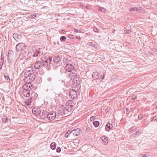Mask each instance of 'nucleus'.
Instances as JSON below:
<instances>
[{
	"instance_id": "a18cd8bd",
	"label": "nucleus",
	"mask_w": 157,
	"mask_h": 157,
	"mask_svg": "<svg viewBox=\"0 0 157 157\" xmlns=\"http://www.w3.org/2000/svg\"><path fill=\"white\" fill-rule=\"evenodd\" d=\"M4 58V56L3 55V54H2H2L1 56V59L2 60H3V58Z\"/></svg>"
},
{
	"instance_id": "aec40b11",
	"label": "nucleus",
	"mask_w": 157,
	"mask_h": 157,
	"mask_svg": "<svg viewBox=\"0 0 157 157\" xmlns=\"http://www.w3.org/2000/svg\"><path fill=\"white\" fill-rule=\"evenodd\" d=\"M51 148L52 150H55L56 148V143L54 142L52 143L51 144Z\"/></svg>"
},
{
	"instance_id": "2eb2a0df",
	"label": "nucleus",
	"mask_w": 157,
	"mask_h": 157,
	"mask_svg": "<svg viewBox=\"0 0 157 157\" xmlns=\"http://www.w3.org/2000/svg\"><path fill=\"white\" fill-rule=\"evenodd\" d=\"M61 57L57 56V57H54L53 61L55 63H58L61 60Z\"/></svg>"
},
{
	"instance_id": "79ce46f5",
	"label": "nucleus",
	"mask_w": 157,
	"mask_h": 157,
	"mask_svg": "<svg viewBox=\"0 0 157 157\" xmlns=\"http://www.w3.org/2000/svg\"><path fill=\"white\" fill-rule=\"evenodd\" d=\"M13 53V51L11 50H10L8 52V55H10L11 56V53Z\"/></svg>"
},
{
	"instance_id": "a878e982",
	"label": "nucleus",
	"mask_w": 157,
	"mask_h": 157,
	"mask_svg": "<svg viewBox=\"0 0 157 157\" xmlns=\"http://www.w3.org/2000/svg\"><path fill=\"white\" fill-rule=\"evenodd\" d=\"M71 131L70 130H68L67 132L65 134V137L66 138H67L70 132H71Z\"/></svg>"
},
{
	"instance_id": "49530a36",
	"label": "nucleus",
	"mask_w": 157,
	"mask_h": 157,
	"mask_svg": "<svg viewBox=\"0 0 157 157\" xmlns=\"http://www.w3.org/2000/svg\"><path fill=\"white\" fill-rule=\"evenodd\" d=\"M23 56H24L23 54L22 53L19 56V58H21V57H22Z\"/></svg>"
},
{
	"instance_id": "412c9836",
	"label": "nucleus",
	"mask_w": 157,
	"mask_h": 157,
	"mask_svg": "<svg viewBox=\"0 0 157 157\" xmlns=\"http://www.w3.org/2000/svg\"><path fill=\"white\" fill-rule=\"evenodd\" d=\"M9 119L8 117L6 116H4L2 118V121L5 123H6L8 121Z\"/></svg>"
},
{
	"instance_id": "f03ea898",
	"label": "nucleus",
	"mask_w": 157,
	"mask_h": 157,
	"mask_svg": "<svg viewBox=\"0 0 157 157\" xmlns=\"http://www.w3.org/2000/svg\"><path fill=\"white\" fill-rule=\"evenodd\" d=\"M30 69H31L30 67L26 68L24 72V79L25 82H29L31 83L33 82L36 78V75Z\"/></svg>"
},
{
	"instance_id": "603ef678",
	"label": "nucleus",
	"mask_w": 157,
	"mask_h": 157,
	"mask_svg": "<svg viewBox=\"0 0 157 157\" xmlns=\"http://www.w3.org/2000/svg\"><path fill=\"white\" fill-rule=\"evenodd\" d=\"M107 109H106L105 111L106 112H108V111L107 110Z\"/></svg>"
},
{
	"instance_id": "72a5a7b5",
	"label": "nucleus",
	"mask_w": 157,
	"mask_h": 157,
	"mask_svg": "<svg viewBox=\"0 0 157 157\" xmlns=\"http://www.w3.org/2000/svg\"><path fill=\"white\" fill-rule=\"evenodd\" d=\"M136 97L135 95L133 94L132 95V100H134L136 98Z\"/></svg>"
},
{
	"instance_id": "393cba45",
	"label": "nucleus",
	"mask_w": 157,
	"mask_h": 157,
	"mask_svg": "<svg viewBox=\"0 0 157 157\" xmlns=\"http://www.w3.org/2000/svg\"><path fill=\"white\" fill-rule=\"evenodd\" d=\"M141 7H139L136 8V10H135L137 12H138L139 13H140V9H141Z\"/></svg>"
},
{
	"instance_id": "c03bdc74",
	"label": "nucleus",
	"mask_w": 157,
	"mask_h": 157,
	"mask_svg": "<svg viewBox=\"0 0 157 157\" xmlns=\"http://www.w3.org/2000/svg\"><path fill=\"white\" fill-rule=\"evenodd\" d=\"M156 119V117L155 116L153 118V119H152V120H151V121H154V120H155Z\"/></svg>"
},
{
	"instance_id": "864d4df0",
	"label": "nucleus",
	"mask_w": 157,
	"mask_h": 157,
	"mask_svg": "<svg viewBox=\"0 0 157 157\" xmlns=\"http://www.w3.org/2000/svg\"><path fill=\"white\" fill-rule=\"evenodd\" d=\"M80 6L82 7H83V5H81Z\"/></svg>"
},
{
	"instance_id": "6e6d98bb",
	"label": "nucleus",
	"mask_w": 157,
	"mask_h": 157,
	"mask_svg": "<svg viewBox=\"0 0 157 157\" xmlns=\"http://www.w3.org/2000/svg\"><path fill=\"white\" fill-rule=\"evenodd\" d=\"M45 6H44V7H43V8H45Z\"/></svg>"
},
{
	"instance_id": "a19ab883",
	"label": "nucleus",
	"mask_w": 157,
	"mask_h": 157,
	"mask_svg": "<svg viewBox=\"0 0 157 157\" xmlns=\"http://www.w3.org/2000/svg\"><path fill=\"white\" fill-rule=\"evenodd\" d=\"M134 127H131L130 129H129V132H131L132 131L133 129H134Z\"/></svg>"
},
{
	"instance_id": "f8f14e48",
	"label": "nucleus",
	"mask_w": 157,
	"mask_h": 157,
	"mask_svg": "<svg viewBox=\"0 0 157 157\" xmlns=\"http://www.w3.org/2000/svg\"><path fill=\"white\" fill-rule=\"evenodd\" d=\"M31 91L23 90L22 94L26 97H29L30 95Z\"/></svg>"
},
{
	"instance_id": "bb28decb",
	"label": "nucleus",
	"mask_w": 157,
	"mask_h": 157,
	"mask_svg": "<svg viewBox=\"0 0 157 157\" xmlns=\"http://www.w3.org/2000/svg\"><path fill=\"white\" fill-rule=\"evenodd\" d=\"M74 32H75L76 33H81V31L80 30L77 29H74Z\"/></svg>"
},
{
	"instance_id": "8fccbe9b",
	"label": "nucleus",
	"mask_w": 157,
	"mask_h": 157,
	"mask_svg": "<svg viewBox=\"0 0 157 157\" xmlns=\"http://www.w3.org/2000/svg\"><path fill=\"white\" fill-rule=\"evenodd\" d=\"M76 38L78 39H80V37L78 36L76 37Z\"/></svg>"
},
{
	"instance_id": "423d86ee",
	"label": "nucleus",
	"mask_w": 157,
	"mask_h": 157,
	"mask_svg": "<svg viewBox=\"0 0 157 157\" xmlns=\"http://www.w3.org/2000/svg\"><path fill=\"white\" fill-rule=\"evenodd\" d=\"M81 133V130L79 128L76 129H74L73 130L69 132V135L73 136H78Z\"/></svg>"
},
{
	"instance_id": "7ed1b4c3",
	"label": "nucleus",
	"mask_w": 157,
	"mask_h": 157,
	"mask_svg": "<svg viewBox=\"0 0 157 157\" xmlns=\"http://www.w3.org/2000/svg\"><path fill=\"white\" fill-rule=\"evenodd\" d=\"M52 59V58L49 57L42 58L41 60L43 66L48 69L49 68V66H51V62Z\"/></svg>"
},
{
	"instance_id": "4468645a",
	"label": "nucleus",
	"mask_w": 157,
	"mask_h": 157,
	"mask_svg": "<svg viewBox=\"0 0 157 157\" xmlns=\"http://www.w3.org/2000/svg\"><path fill=\"white\" fill-rule=\"evenodd\" d=\"M33 57H37L40 56L41 52L38 50H35L33 52Z\"/></svg>"
},
{
	"instance_id": "13d9d810",
	"label": "nucleus",
	"mask_w": 157,
	"mask_h": 157,
	"mask_svg": "<svg viewBox=\"0 0 157 157\" xmlns=\"http://www.w3.org/2000/svg\"><path fill=\"white\" fill-rule=\"evenodd\" d=\"M132 124H134V123H132Z\"/></svg>"
},
{
	"instance_id": "6e6552de",
	"label": "nucleus",
	"mask_w": 157,
	"mask_h": 157,
	"mask_svg": "<svg viewBox=\"0 0 157 157\" xmlns=\"http://www.w3.org/2000/svg\"><path fill=\"white\" fill-rule=\"evenodd\" d=\"M69 95L72 99H76L77 97V93L75 90L71 89L69 92Z\"/></svg>"
},
{
	"instance_id": "37998d69",
	"label": "nucleus",
	"mask_w": 157,
	"mask_h": 157,
	"mask_svg": "<svg viewBox=\"0 0 157 157\" xmlns=\"http://www.w3.org/2000/svg\"><path fill=\"white\" fill-rule=\"evenodd\" d=\"M140 131H138L135 132V135H137L138 134H139L140 132Z\"/></svg>"
},
{
	"instance_id": "c756f323",
	"label": "nucleus",
	"mask_w": 157,
	"mask_h": 157,
	"mask_svg": "<svg viewBox=\"0 0 157 157\" xmlns=\"http://www.w3.org/2000/svg\"><path fill=\"white\" fill-rule=\"evenodd\" d=\"M99 10L100 11H101L102 12H104V13H105L106 10L104 8H99Z\"/></svg>"
},
{
	"instance_id": "5701e85b",
	"label": "nucleus",
	"mask_w": 157,
	"mask_h": 157,
	"mask_svg": "<svg viewBox=\"0 0 157 157\" xmlns=\"http://www.w3.org/2000/svg\"><path fill=\"white\" fill-rule=\"evenodd\" d=\"M124 33L125 34H129L131 33V31L130 30H125Z\"/></svg>"
},
{
	"instance_id": "3c124183",
	"label": "nucleus",
	"mask_w": 157,
	"mask_h": 157,
	"mask_svg": "<svg viewBox=\"0 0 157 157\" xmlns=\"http://www.w3.org/2000/svg\"><path fill=\"white\" fill-rule=\"evenodd\" d=\"M52 157H59V156H52Z\"/></svg>"
},
{
	"instance_id": "0eeeda50",
	"label": "nucleus",
	"mask_w": 157,
	"mask_h": 157,
	"mask_svg": "<svg viewBox=\"0 0 157 157\" xmlns=\"http://www.w3.org/2000/svg\"><path fill=\"white\" fill-rule=\"evenodd\" d=\"M25 47V44L23 43H20L17 44L16 47L17 51H21Z\"/></svg>"
},
{
	"instance_id": "4d7b16f0",
	"label": "nucleus",
	"mask_w": 157,
	"mask_h": 157,
	"mask_svg": "<svg viewBox=\"0 0 157 157\" xmlns=\"http://www.w3.org/2000/svg\"><path fill=\"white\" fill-rule=\"evenodd\" d=\"M24 57H25V58H26V57H25V56H24L23 58H24Z\"/></svg>"
},
{
	"instance_id": "9b49d317",
	"label": "nucleus",
	"mask_w": 157,
	"mask_h": 157,
	"mask_svg": "<svg viewBox=\"0 0 157 157\" xmlns=\"http://www.w3.org/2000/svg\"><path fill=\"white\" fill-rule=\"evenodd\" d=\"M13 37L16 41L19 42L21 39L22 36L21 35L15 33L13 34Z\"/></svg>"
},
{
	"instance_id": "9d476101",
	"label": "nucleus",
	"mask_w": 157,
	"mask_h": 157,
	"mask_svg": "<svg viewBox=\"0 0 157 157\" xmlns=\"http://www.w3.org/2000/svg\"><path fill=\"white\" fill-rule=\"evenodd\" d=\"M34 68L37 69L40 68L43 65L42 61H38L34 63Z\"/></svg>"
},
{
	"instance_id": "b1692460",
	"label": "nucleus",
	"mask_w": 157,
	"mask_h": 157,
	"mask_svg": "<svg viewBox=\"0 0 157 157\" xmlns=\"http://www.w3.org/2000/svg\"><path fill=\"white\" fill-rule=\"evenodd\" d=\"M66 40V37L64 36H62L60 38V40L61 41H65Z\"/></svg>"
},
{
	"instance_id": "2f4dec72",
	"label": "nucleus",
	"mask_w": 157,
	"mask_h": 157,
	"mask_svg": "<svg viewBox=\"0 0 157 157\" xmlns=\"http://www.w3.org/2000/svg\"><path fill=\"white\" fill-rule=\"evenodd\" d=\"M135 10H136V7L129 8V10L130 11H135Z\"/></svg>"
},
{
	"instance_id": "5fc2aeb1",
	"label": "nucleus",
	"mask_w": 157,
	"mask_h": 157,
	"mask_svg": "<svg viewBox=\"0 0 157 157\" xmlns=\"http://www.w3.org/2000/svg\"><path fill=\"white\" fill-rule=\"evenodd\" d=\"M26 63V62H24L23 63L25 64Z\"/></svg>"
},
{
	"instance_id": "20e7f679",
	"label": "nucleus",
	"mask_w": 157,
	"mask_h": 157,
	"mask_svg": "<svg viewBox=\"0 0 157 157\" xmlns=\"http://www.w3.org/2000/svg\"><path fill=\"white\" fill-rule=\"evenodd\" d=\"M77 71L75 70H74L73 72H70L69 74V75L71 80L77 82L79 80V76L77 74Z\"/></svg>"
},
{
	"instance_id": "4c0bfd02",
	"label": "nucleus",
	"mask_w": 157,
	"mask_h": 157,
	"mask_svg": "<svg viewBox=\"0 0 157 157\" xmlns=\"http://www.w3.org/2000/svg\"><path fill=\"white\" fill-rule=\"evenodd\" d=\"M138 118L139 119L141 120L143 118L142 116L141 115H140L138 116Z\"/></svg>"
},
{
	"instance_id": "de8ad7c7",
	"label": "nucleus",
	"mask_w": 157,
	"mask_h": 157,
	"mask_svg": "<svg viewBox=\"0 0 157 157\" xmlns=\"http://www.w3.org/2000/svg\"><path fill=\"white\" fill-rule=\"evenodd\" d=\"M141 155L142 156H143L142 157H146V155L145 154H144V155L141 154Z\"/></svg>"
},
{
	"instance_id": "a211bd4d",
	"label": "nucleus",
	"mask_w": 157,
	"mask_h": 157,
	"mask_svg": "<svg viewBox=\"0 0 157 157\" xmlns=\"http://www.w3.org/2000/svg\"><path fill=\"white\" fill-rule=\"evenodd\" d=\"M33 113L34 114L36 115H37L39 114L40 113L38 111H37V109H36V108H33Z\"/></svg>"
},
{
	"instance_id": "473e14b6",
	"label": "nucleus",
	"mask_w": 157,
	"mask_h": 157,
	"mask_svg": "<svg viewBox=\"0 0 157 157\" xmlns=\"http://www.w3.org/2000/svg\"><path fill=\"white\" fill-rule=\"evenodd\" d=\"M74 36L71 34H69L68 35V37L70 38L74 39Z\"/></svg>"
},
{
	"instance_id": "bf43d9fd",
	"label": "nucleus",
	"mask_w": 157,
	"mask_h": 157,
	"mask_svg": "<svg viewBox=\"0 0 157 157\" xmlns=\"http://www.w3.org/2000/svg\"><path fill=\"white\" fill-rule=\"evenodd\" d=\"M56 121H58V120H56Z\"/></svg>"
},
{
	"instance_id": "e433bc0d",
	"label": "nucleus",
	"mask_w": 157,
	"mask_h": 157,
	"mask_svg": "<svg viewBox=\"0 0 157 157\" xmlns=\"http://www.w3.org/2000/svg\"><path fill=\"white\" fill-rule=\"evenodd\" d=\"M95 118V116H93L90 117V120L91 121H93Z\"/></svg>"
},
{
	"instance_id": "09e8293b",
	"label": "nucleus",
	"mask_w": 157,
	"mask_h": 157,
	"mask_svg": "<svg viewBox=\"0 0 157 157\" xmlns=\"http://www.w3.org/2000/svg\"><path fill=\"white\" fill-rule=\"evenodd\" d=\"M126 111L127 112H128L129 111V109H128L127 108L126 109Z\"/></svg>"
},
{
	"instance_id": "6ab92c4d",
	"label": "nucleus",
	"mask_w": 157,
	"mask_h": 157,
	"mask_svg": "<svg viewBox=\"0 0 157 157\" xmlns=\"http://www.w3.org/2000/svg\"><path fill=\"white\" fill-rule=\"evenodd\" d=\"M32 99H28L26 100V103L27 105H32Z\"/></svg>"
},
{
	"instance_id": "4be33fe9",
	"label": "nucleus",
	"mask_w": 157,
	"mask_h": 157,
	"mask_svg": "<svg viewBox=\"0 0 157 157\" xmlns=\"http://www.w3.org/2000/svg\"><path fill=\"white\" fill-rule=\"evenodd\" d=\"M93 124L95 127H97L99 125V123L98 121H96L93 122Z\"/></svg>"
},
{
	"instance_id": "c9c22d12",
	"label": "nucleus",
	"mask_w": 157,
	"mask_h": 157,
	"mask_svg": "<svg viewBox=\"0 0 157 157\" xmlns=\"http://www.w3.org/2000/svg\"><path fill=\"white\" fill-rule=\"evenodd\" d=\"M105 75V74H104L102 76H101L99 78L101 79V80H103L104 79Z\"/></svg>"
},
{
	"instance_id": "ea45409f",
	"label": "nucleus",
	"mask_w": 157,
	"mask_h": 157,
	"mask_svg": "<svg viewBox=\"0 0 157 157\" xmlns=\"http://www.w3.org/2000/svg\"><path fill=\"white\" fill-rule=\"evenodd\" d=\"M31 15L32 17H33V18H34L35 17H36V13H34L32 14Z\"/></svg>"
},
{
	"instance_id": "dca6fc26",
	"label": "nucleus",
	"mask_w": 157,
	"mask_h": 157,
	"mask_svg": "<svg viewBox=\"0 0 157 157\" xmlns=\"http://www.w3.org/2000/svg\"><path fill=\"white\" fill-rule=\"evenodd\" d=\"M101 139L103 141L104 144L105 145L107 144L108 142V139L106 137H105L104 136H102L101 137Z\"/></svg>"
},
{
	"instance_id": "f3484780",
	"label": "nucleus",
	"mask_w": 157,
	"mask_h": 157,
	"mask_svg": "<svg viewBox=\"0 0 157 157\" xmlns=\"http://www.w3.org/2000/svg\"><path fill=\"white\" fill-rule=\"evenodd\" d=\"M113 127V125L110 124H108L106 125V130L109 131L111 128Z\"/></svg>"
},
{
	"instance_id": "cd10ccee",
	"label": "nucleus",
	"mask_w": 157,
	"mask_h": 157,
	"mask_svg": "<svg viewBox=\"0 0 157 157\" xmlns=\"http://www.w3.org/2000/svg\"><path fill=\"white\" fill-rule=\"evenodd\" d=\"M8 60H10V61H11L12 59V56L10 55H8Z\"/></svg>"
},
{
	"instance_id": "1a4fd4ad",
	"label": "nucleus",
	"mask_w": 157,
	"mask_h": 157,
	"mask_svg": "<svg viewBox=\"0 0 157 157\" xmlns=\"http://www.w3.org/2000/svg\"><path fill=\"white\" fill-rule=\"evenodd\" d=\"M65 68L67 71L70 72H73L74 70H76L74 69V66L71 64H67L65 66Z\"/></svg>"
},
{
	"instance_id": "f257e3e1",
	"label": "nucleus",
	"mask_w": 157,
	"mask_h": 157,
	"mask_svg": "<svg viewBox=\"0 0 157 157\" xmlns=\"http://www.w3.org/2000/svg\"><path fill=\"white\" fill-rule=\"evenodd\" d=\"M71 101H67L65 105H62L59 108V114L57 115L55 112L51 111L48 113L45 112L44 118L47 117L48 119L50 121H52L55 119H59V117L60 115H64L67 116L69 115L72 110L73 105H71Z\"/></svg>"
},
{
	"instance_id": "ddd939ff",
	"label": "nucleus",
	"mask_w": 157,
	"mask_h": 157,
	"mask_svg": "<svg viewBox=\"0 0 157 157\" xmlns=\"http://www.w3.org/2000/svg\"><path fill=\"white\" fill-rule=\"evenodd\" d=\"M100 75V74L97 72H94L92 75L93 77L94 80L97 79Z\"/></svg>"
},
{
	"instance_id": "f704fd0d",
	"label": "nucleus",
	"mask_w": 157,
	"mask_h": 157,
	"mask_svg": "<svg viewBox=\"0 0 157 157\" xmlns=\"http://www.w3.org/2000/svg\"><path fill=\"white\" fill-rule=\"evenodd\" d=\"M99 29L97 28H94V31L95 32L98 33Z\"/></svg>"
},
{
	"instance_id": "39448f33",
	"label": "nucleus",
	"mask_w": 157,
	"mask_h": 157,
	"mask_svg": "<svg viewBox=\"0 0 157 157\" xmlns=\"http://www.w3.org/2000/svg\"><path fill=\"white\" fill-rule=\"evenodd\" d=\"M25 84L22 87L23 90H30L32 92L31 90L33 89V86L31 83L29 82H25Z\"/></svg>"
},
{
	"instance_id": "c85d7f7f",
	"label": "nucleus",
	"mask_w": 157,
	"mask_h": 157,
	"mask_svg": "<svg viewBox=\"0 0 157 157\" xmlns=\"http://www.w3.org/2000/svg\"><path fill=\"white\" fill-rule=\"evenodd\" d=\"M61 148L59 147H57L56 149V151L57 152H60L61 151Z\"/></svg>"
},
{
	"instance_id": "58836bf2",
	"label": "nucleus",
	"mask_w": 157,
	"mask_h": 157,
	"mask_svg": "<svg viewBox=\"0 0 157 157\" xmlns=\"http://www.w3.org/2000/svg\"><path fill=\"white\" fill-rule=\"evenodd\" d=\"M27 60L28 61H31V62L30 63H33V61L32 60H32V59L31 58H28L27 59Z\"/></svg>"
},
{
	"instance_id": "7c9ffc66",
	"label": "nucleus",
	"mask_w": 157,
	"mask_h": 157,
	"mask_svg": "<svg viewBox=\"0 0 157 157\" xmlns=\"http://www.w3.org/2000/svg\"><path fill=\"white\" fill-rule=\"evenodd\" d=\"M4 77L6 78V79L7 80V81H8V80H10V78H9V76L7 75V76L6 75H4Z\"/></svg>"
}]
</instances>
